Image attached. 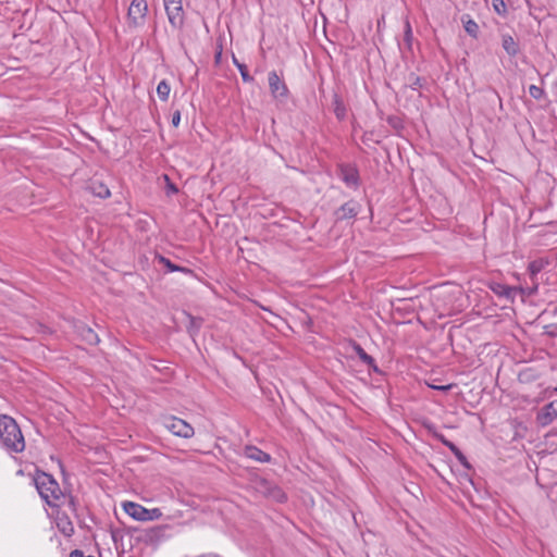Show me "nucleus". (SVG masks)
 I'll use <instances>...</instances> for the list:
<instances>
[{
  "label": "nucleus",
  "instance_id": "obj_1",
  "mask_svg": "<svg viewBox=\"0 0 557 557\" xmlns=\"http://www.w3.org/2000/svg\"><path fill=\"white\" fill-rule=\"evenodd\" d=\"M0 440L7 450L22 453L25 449V441L16 421L7 416L0 414Z\"/></svg>",
  "mask_w": 557,
  "mask_h": 557
},
{
  "label": "nucleus",
  "instance_id": "obj_2",
  "mask_svg": "<svg viewBox=\"0 0 557 557\" xmlns=\"http://www.w3.org/2000/svg\"><path fill=\"white\" fill-rule=\"evenodd\" d=\"M34 482L40 497L48 506L58 507L60 505L59 502L64 498V494L51 474L37 472Z\"/></svg>",
  "mask_w": 557,
  "mask_h": 557
},
{
  "label": "nucleus",
  "instance_id": "obj_3",
  "mask_svg": "<svg viewBox=\"0 0 557 557\" xmlns=\"http://www.w3.org/2000/svg\"><path fill=\"white\" fill-rule=\"evenodd\" d=\"M148 14L147 0H132L126 16L128 28L136 29L143 27Z\"/></svg>",
  "mask_w": 557,
  "mask_h": 557
},
{
  "label": "nucleus",
  "instance_id": "obj_4",
  "mask_svg": "<svg viewBox=\"0 0 557 557\" xmlns=\"http://www.w3.org/2000/svg\"><path fill=\"white\" fill-rule=\"evenodd\" d=\"M124 511L137 521H152L162 517L160 508L148 509L137 503L125 502L123 504Z\"/></svg>",
  "mask_w": 557,
  "mask_h": 557
},
{
  "label": "nucleus",
  "instance_id": "obj_5",
  "mask_svg": "<svg viewBox=\"0 0 557 557\" xmlns=\"http://www.w3.org/2000/svg\"><path fill=\"white\" fill-rule=\"evenodd\" d=\"M163 425L172 434L183 438H190L195 433L194 428L189 423L176 417L164 418Z\"/></svg>",
  "mask_w": 557,
  "mask_h": 557
},
{
  "label": "nucleus",
  "instance_id": "obj_6",
  "mask_svg": "<svg viewBox=\"0 0 557 557\" xmlns=\"http://www.w3.org/2000/svg\"><path fill=\"white\" fill-rule=\"evenodd\" d=\"M337 173L345 185L352 189L360 186V175L357 166L351 163H341L337 166Z\"/></svg>",
  "mask_w": 557,
  "mask_h": 557
},
{
  "label": "nucleus",
  "instance_id": "obj_7",
  "mask_svg": "<svg viewBox=\"0 0 557 557\" xmlns=\"http://www.w3.org/2000/svg\"><path fill=\"white\" fill-rule=\"evenodd\" d=\"M170 25L174 29H182L185 22V14L182 2L177 4H164Z\"/></svg>",
  "mask_w": 557,
  "mask_h": 557
},
{
  "label": "nucleus",
  "instance_id": "obj_8",
  "mask_svg": "<svg viewBox=\"0 0 557 557\" xmlns=\"http://www.w3.org/2000/svg\"><path fill=\"white\" fill-rule=\"evenodd\" d=\"M269 89L274 98H286L288 96V88L284 81L277 75L275 71L268 74Z\"/></svg>",
  "mask_w": 557,
  "mask_h": 557
},
{
  "label": "nucleus",
  "instance_id": "obj_9",
  "mask_svg": "<svg viewBox=\"0 0 557 557\" xmlns=\"http://www.w3.org/2000/svg\"><path fill=\"white\" fill-rule=\"evenodd\" d=\"M360 203L354 199L348 200L344 205H342L335 212L336 221H343L348 219H354L360 211Z\"/></svg>",
  "mask_w": 557,
  "mask_h": 557
},
{
  "label": "nucleus",
  "instance_id": "obj_10",
  "mask_svg": "<svg viewBox=\"0 0 557 557\" xmlns=\"http://www.w3.org/2000/svg\"><path fill=\"white\" fill-rule=\"evenodd\" d=\"M555 418H557V400L545 405L537 413L536 421L545 426L552 423Z\"/></svg>",
  "mask_w": 557,
  "mask_h": 557
},
{
  "label": "nucleus",
  "instance_id": "obj_11",
  "mask_svg": "<svg viewBox=\"0 0 557 557\" xmlns=\"http://www.w3.org/2000/svg\"><path fill=\"white\" fill-rule=\"evenodd\" d=\"M75 332L88 345H97L100 341L98 334L84 322L75 324Z\"/></svg>",
  "mask_w": 557,
  "mask_h": 557
},
{
  "label": "nucleus",
  "instance_id": "obj_12",
  "mask_svg": "<svg viewBox=\"0 0 557 557\" xmlns=\"http://www.w3.org/2000/svg\"><path fill=\"white\" fill-rule=\"evenodd\" d=\"M244 455L245 457L261 463H268L272 459L270 454L253 445H247L244 449Z\"/></svg>",
  "mask_w": 557,
  "mask_h": 557
},
{
  "label": "nucleus",
  "instance_id": "obj_13",
  "mask_svg": "<svg viewBox=\"0 0 557 557\" xmlns=\"http://www.w3.org/2000/svg\"><path fill=\"white\" fill-rule=\"evenodd\" d=\"M502 47L509 57H516L520 52L518 41L509 34L502 35Z\"/></svg>",
  "mask_w": 557,
  "mask_h": 557
},
{
  "label": "nucleus",
  "instance_id": "obj_14",
  "mask_svg": "<svg viewBox=\"0 0 557 557\" xmlns=\"http://www.w3.org/2000/svg\"><path fill=\"white\" fill-rule=\"evenodd\" d=\"M333 112L338 121H344L347 116V108L342 97L337 94H333L332 99Z\"/></svg>",
  "mask_w": 557,
  "mask_h": 557
},
{
  "label": "nucleus",
  "instance_id": "obj_15",
  "mask_svg": "<svg viewBox=\"0 0 557 557\" xmlns=\"http://www.w3.org/2000/svg\"><path fill=\"white\" fill-rule=\"evenodd\" d=\"M461 22L466 33L473 39H476L480 34V27L478 23L469 14H463L461 16Z\"/></svg>",
  "mask_w": 557,
  "mask_h": 557
},
{
  "label": "nucleus",
  "instance_id": "obj_16",
  "mask_svg": "<svg viewBox=\"0 0 557 557\" xmlns=\"http://www.w3.org/2000/svg\"><path fill=\"white\" fill-rule=\"evenodd\" d=\"M549 264V260L547 258H539L529 263L528 271L530 273L531 280L534 282L535 276L543 271Z\"/></svg>",
  "mask_w": 557,
  "mask_h": 557
},
{
  "label": "nucleus",
  "instance_id": "obj_17",
  "mask_svg": "<svg viewBox=\"0 0 557 557\" xmlns=\"http://www.w3.org/2000/svg\"><path fill=\"white\" fill-rule=\"evenodd\" d=\"M492 290L496 295H498L500 297H505L507 299H512L517 293L516 287H512V286H509L506 284H495L494 286H492Z\"/></svg>",
  "mask_w": 557,
  "mask_h": 557
},
{
  "label": "nucleus",
  "instance_id": "obj_18",
  "mask_svg": "<svg viewBox=\"0 0 557 557\" xmlns=\"http://www.w3.org/2000/svg\"><path fill=\"white\" fill-rule=\"evenodd\" d=\"M444 445L455 455L458 461L467 469H470L471 466L467 459V457L462 454V451L451 442L443 441Z\"/></svg>",
  "mask_w": 557,
  "mask_h": 557
},
{
  "label": "nucleus",
  "instance_id": "obj_19",
  "mask_svg": "<svg viewBox=\"0 0 557 557\" xmlns=\"http://www.w3.org/2000/svg\"><path fill=\"white\" fill-rule=\"evenodd\" d=\"M58 529L65 536H72L74 534V525L69 517H60L57 522Z\"/></svg>",
  "mask_w": 557,
  "mask_h": 557
},
{
  "label": "nucleus",
  "instance_id": "obj_20",
  "mask_svg": "<svg viewBox=\"0 0 557 557\" xmlns=\"http://www.w3.org/2000/svg\"><path fill=\"white\" fill-rule=\"evenodd\" d=\"M158 262L166 268L168 272H184V273H191V270L176 265L174 264L170 259L163 257V256H157Z\"/></svg>",
  "mask_w": 557,
  "mask_h": 557
},
{
  "label": "nucleus",
  "instance_id": "obj_21",
  "mask_svg": "<svg viewBox=\"0 0 557 557\" xmlns=\"http://www.w3.org/2000/svg\"><path fill=\"white\" fill-rule=\"evenodd\" d=\"M171 92V86L168 81L162 79L157 86V95L162 101H166L169 99Z\"/></svg>",
  "mask_w": 557,
  "mask_h": 557
},
{
  "label": "nucleus",
  "instance_id": "obj_22",
  "mask_svg": "<svg viewBox=\"0 0 557 557\" xmlns=\"http://www.w3.org/2000/svg\"><path fill=\"white\" fill-rule=\"evenodd\" d=\"M354 350L355 352L357 354V356L359 357V359L364 363V364H372L373 363V357H371L370 355H368L366 352V350L359 345V344H355L354 345Z\"/></svg>",
  "mask_w": 557,
  "mask_h": 557
},
{
  "label": "nucleus",
  "instance_id": "obj_23",
  "mask_svg": "<svg viewBox=\"0 0 557 557\" xmlns=\"http://www.w3.org/2000/svg\"><path fill=\"white\" fill-rule=\"evenodd\" d=\"M492 5H493L494 11L498 15H500L503 17L507 16L508 10H507V5L504 0H492Z\"/></svg>",
  "mask_w": 557,
  "mask_h": 557
},
{
  "label": "nucleus",
  "instance_id": "obj_24",
  "mask_svg": "<svg viewBox=\"0 0 557 557\" xmlns=\"http://www.w3.org/2000/svg\"><path fill=\"white\" fill-rule=\"evenodd\" d=\"M408 86L412 90H418L423 86V79L420 76H417L413 73H411L408 77Z\"/></svg>",
  "mask_w": 557,
  "mask_h": 557
},
{
  "label": "nucleus",
  "instance_id": "obj_25",
  "mask_svg": "<svg viewBox=\"0 0 557 557\" xmlns=\"http://www.w3.org/2000/svg\"><path fill=\"white\" fill-rule=\"evenodd\" d=\"M529 94L532 98L536 99V100H540L541 98L544 97L545 95V91L543 88L536 86V85H531L529 87Z\"/></svg>",
  "mask_w": 557,
  "mask_h": 557
},
{
  "label": "nucleus",
  "instance_id": "obj_26",
  "mask_svg": "<svg viewBox=\"0 0 557 557\" xmlns=\"http://www.w3.org/2000/svg\"><path fill=\"white\" fill-rule=\"evenodd\" d=\"M237 70L239 71L242 79L245 83H252L253 82V77L249 74L248 69H247V66L245 64H238V69Z\"/></svg>",
  "mask_w": 557,
  "mask_h": 557
},
{
  "label": "nucleus",
  "instance_id": "obj_27",
  "mask_svg": "<svg viewBox=\"0 0 557 557\" xmlns=\"http://www.w3.org/2000/svg\"><path fill=\"white\" fill-rule=\"evenodd\" d=\"M404 39L408 45H411L412 29H411L410 22L408 20L405 22Z\"/></svg>",
  "mask_w": 557,
  "mask_h": 557
},
{
  "label": "nucleus",
  "instance_id": "obj_28",
  "mask_svg": "<svg viewBox=\"0 0 557 557\" xmlns=\"http://www.w3.org/2000/svg\"><path fill=\"white\" fill-rule=\"evenodd\" d=\"M166 529V527L164 525H160V527H156V528H152L149 533H148V536L150 540H153V539H158L162 533L163 531Z\"/></svg>",
  "mask_w": 557,
  "mask_h": 557
},
{
  "label": "nucleus",
  "instance_id": "obj_29",
  "mask_svg": "<svg viewBox=\"0 0 557 557\" xmlns=\"http://www.w3.org/2000/svg\"><path fill=\"white\" fill-rule=\"evenodd\" d=\"M164 178H165V181L168 183L166 184V194L168 195H170V194H177L178 193L177 186L170 181L168 175H164Z\"/></svg>",
  "mask_w": 557,
  "mask_h": 557
},
{
  "label": "nucleus",
  "instance_id": "obj_30",
  "mask_svg": "<svg viewBox=\"0 0 557 557\" xmlns=\"http://www.w3.org/2000/svg\"><path fill=\"white\" fill-rule=\"evenodd\" d=\"M95 194L101 198H108L111 195L109 188L102 184L99 185V190H95Z\"/></svg>",
  "mask_w": 557,
  "mask_h": 557
},
{
  "label": "nucleus",
  "instance_id": "obj_31",
  "mask_svg": "<svg viewBox=\"0 0 557 557\" xmlns=\"http://www.w3.org/2000/svg\"><path fill=\"white\" fill-rule=\"evenodd\" d=\"M171 123L174 127H177L180 125V123H181V111L180 110H176L173 112Z\"/></svg>",
  "mask_w": 557,
  "mask_h": 557
},
{
  "label": "nucleus",
  "instance_id": "obj_32",
  "mask_svg": "<svg viewBox=\"0 0 557 557\" xmlns=\"http://www.w3.org/2000/svg\"><path fill=\"white\" fill-rule=\"evenodd\" d=\"M67 505H69L70 509L73 512H76V510H77V500H76V498L74 496H70L69 497Z\"/></svg>",
  "mask_w": 557,
  "mask_h": 557
},
{
  "label": "nucleus",
  "instance_id": "obj_33",
  "mask_svg": "<svg viewBox=\"0 0 557 557\" xmlns=\"http://www.w3.org/2000/svg\"><path fill=\"white\" fill-rule=\"evenodd\" d=\"M431 387L433 389H437V391H442V392H447V391H449L453 387V385L451 384H448V385H431Z\"/></svg>",
  "mask_w": 557,
  "mask_h": 557
},
{
  "label": "nucleus",
  "instance_id": "obj_34",
  "mask_svg": "<svg viewBox=\"0 0 557 557\" xmlns=\"http://www.w3.org/2000/svg\"><path fill=\"white\" fill-rule=\"evenodd\" d=\"M70 557H85L83 552L75 549L71 553ZM86 557H94V556H86Z\"/></svg>",
  "mask_w": 557,
  "mask_h": 557
},
{
  "label": "nucleus",
  "instance_id": "obj_35",
  "mask_svg": "<svg viewBox=\"0 0 557 557\" xmlns=\"http://www.w3.org/2000/svg\"><path fill=\"white\" fill-rule=\"evenodd\" d=\"M369 369L372 370L373 372H376L379 373L380 372V369L375 362V360L373 359V363L372 364H368Z\"/></svg>",
  "mask_w": 557,
  "mask_h": 557
},
{
  "label": "nucleus",
  "instance_id": "obj_36",
  "mask_svg": "<svg viewBox=\"0 0 557 557\" xmlns=\"http://www.w3.org/2000/svg\"><path fill=\"white\" fill-rule=\"evenodd\" d=\"M164 4H177L178 2H182V0H163Z\"/></svg>",
  "mask_w": 557,
  "mask_h": 557
},
{
  "label": "nucleus",
  "instance_id": "obj_37",
  "mask_svg": "<svg viewBox=\"0 0 557 557\" xmlns=\"http://www.w3.org/2000/svg\"><path fill=\"white\" fill-rule=\"evenodd\" d=\"M232 60H233V64H234L237 69H238V64H243L242 62H239V61L237 60V58H236L234 54H233Z\"/></svg>",
  "mask_w": 557,
  "mask_h": 557
},
{
  "label": "nucleus",
  "instance_id": "obj_38",
  "mask_svg": "<svg viewBox=\"0 0 557 557\" xmlns=\"http://www.w3.org/2000/svg\"><path fill=\"white\" fill-rule=\"evenodd\" d=\"M221 51H219L216 54H215V62L219 63L220 60H221Z\"/></svg>",
  "mask_w": 557,
  "mask_h": 557
},
{
  "label": "nucleus",
  "instance_id": "obj_39",
  "mask_svg": "<svg viewBox=\"0 0 557 557\" xmlns=\"http://www.w3.org/2000/svg\"><path fill=\"white\" fill-rule=\"evenodd\" d=\"M536 289H537V285L535 284V285L533 286V288L530 290V293H529V294L531 295V294L535 293V290H536Z\"/></svg>",
  "mask_w": 557,
  "mask_h": 557
}]
</instances>
